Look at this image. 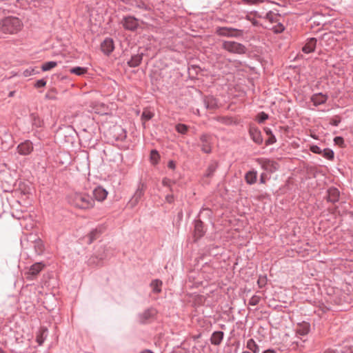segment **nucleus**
Returning <instances> with one entry per match:
<instances>
[{
	"label": "nucleus",
	"mask_w": 353,
	"mask_h": 353,
	"mask_svg": "<svg viewBox=\"0 0 353 353\" xmlns=\"http://www.w3.org/2000/svg\"><path fill=\"white\" fill-rule=\"evenodd\" d=\"M295 336L288 345L291 350L303 352L310 346L308 334L310 332V323L306 321L299 323L294 328Z\"/></svg>",
	"instance_id": "1"
},
{
	"label": "nucleus",
	"mask_w": 353,
	"mask_h": 353,
	"mask_svg": "<svg viewBox=\"0 0 353 353\" xmlns=\"http://www.w3.org/2000/svg\"><path fill=\"white\" fill-rule=\"evenodd\" d=\"M69 203L81 210H88L94 207V199L85 192H74L69 196Z\"/></svg>",
	"instance_id": "2"
},
{
	"label": "nucleus",
	"mask_w": 353,
	"mask_h": 353,
	"mask_svg": "<svg viewBox=\"0 0 353 353\" xmlns=\"http://www.w3.org/2000/svg\"><path fill=\"white\" fill-rule=\"evenodd\" d=\"M22 26L21 21L14 16L4 17L0 23V28L4 33H17L21 30Z\"/></svg>",
	"instance_id": "3"
},
{
	"label": "nucleus",
	"mask_w": 353,
	"mask_h": 353,
	"mask_svg": "<svg viewBox=\"0 0 353 353\" xmlns=\"http://www.w3.org/2000/svg\"><path fill=\"white\" fill-rule=\"evenodd\" d=\"M157 315V310L153 307H150L139 312L137 315V321L141 325L149 324L156 319Z\"/></svg>",
	"instance_id": "4"
},
{
	"label": "nucleus",
	"mask_w": 353,
	"mask_h": 353,
	"mask_svg": "<svg viewBox=\"0 0 353 353\" xmlns=\"http://www.w3.org/2000/svg\"><path fill=\"white\" fill-rule=\"evenodd\" d=\"M147 188V185L145 183L139 181L137 185V188L128 201L127 205L130 209L135 208L139 201L142 199L144 196L145 191Z\"/></svg>",
	"instance_id": "5"
},
{
	"label": "nucleus",
	"mask_w": 353,
	"mask_h": 353,
	"mask_svg": "<svg viewBox=\"0 0 353 353\" xmlns=\"http://www.w3.org/2000/svg\"><path fill=\"white\" fill-rule=\"evenodd\" d=\"M222 48L229 52L238 54H245L247 51V48L244 45L233 41H223Z\"/></svg>",
	"instance_id": "6"
},
{
	"label": "nucleus",
	"mask_w": 353,
	"mask_h": 353,
	"mask_svg": "<svg viewBox=\"0 0 353 353\" xmlns=\"http://www.w3.org/2000/svg\"><path fill=\"white\" fill-rule=\"evenodd\" d=\"M216 35L220 37L238 38L243 35V30L230 27H216L215 30Z\"/></svg>",
	"instance_id": "7"
},
{
	"label": "nucleus",
	"mask_w": 353,
	"mask_h": 353,
	"mask_svg": "<svg viewBox=\"0 0 353 353\" xmlns=\"http://www.w3.org/2000/svg\"><path fill=\"white\" fill-rule=\"evenodd\" d=\"M200 143L198 145L201 151L205 154L212 152V137L209 134H202L199 137Z\"/></svg>",
	"instance_id": "8"
},
{
	"label": "nucleus",
	"mask_w": 353,
	"mask_h": 353,
	"mask_svg": "<svg viewBox=\"0 0 353 353\" xmlns=\"http://www.w3.org/2000/svg\"><path fill=\"white\" fill-rule=\"evenodd\" d=\"M248 133L252 141L256 145H261L265 143L261 130L255 125H250Z\"/></svg>",
	"instance_id": "9"
},
{
	"label": "nucleus",
	"mask_w": 353,
	"mask_h": 353,
	"mask_svg": "<svg viewBox=\"0 0 353 353\" xmlns=\"http://www.w3.org/2000/svg\"><path fill=\"white\" fill-rule=\"evenodd\" d=\"M194 237L195 241H198L205 235L207 228L203 221L197 220L196 219L194 220Z\"/></svg>",
	"instance_id": "10"
},
{
	"label": "nucleus",
	"mask_w": 353,
	"mask_h": 353,
	"mask_svg": "<svg viewBox=\"0 0 353 353\" xmlns=\"http://www.w3.org/2000/svg\"><path fill=\"white\" fill-rule=\"evenodd\" d=\"M122 26L124 29L130 31H135L139 27L138 19L131 15L125 16L122 20Z\"/></svg>",
	"instance_id": "11"
},
{
	"label": "nucleus",
	"mask_w": 353,
	"mask_h": 353,
	"mask_svg": "<svg viewBox=\"0 0 353 353\" xmlns=\"http://www.w3.org/2000/svg\"><path fill=\"white\" fill-rule=\"evenodd\" d=\"M326 192L325 199L327 202L334 204L339 201L340 191L337 188L332 186L327 190Z\"/></svg>",
	"instance_id": "12"
},
{
	"label": "nucleus",
	"mask_w": 353,
	"mask_h": 353,
	"mask_svg": "<svg viewBox=\"0 0 353 353\" xmlns=\"http://www.w3.org/2000/svg\"><path fill=\"white\" fill-rule=\"evenodd\" d=\"M212 215L213 212L210 208H202L196 219L197 220L203 221L204 223L205 221H207L210 224H213Z\"/></svg>",
	"instance_id": "13"
},
{
	"label": "nucleus",
	"mask_w": 353,
	"mask_h": 353,
	"mask_svg": "<svg viewBox=\"0 0 353 353\" xmlns=\"http://www.w3.org/2000/svg\"><path fill=\"white\" fill-rule=\"evenodd\" d=\"M101 50L104 54L109 56L114 50L113 39L110 37H106L101 43Z\"/></svg>",
	"instance_id": "14"
},
{
	"label": "nucleus",
	"mask_w": 353,
	"mask_h": 353,
	"mask_svg": "<svg viewBox=\"0 0 353 353\" xmlns=\"http://www.w3.org/2000/svg\"><path fill=\"white\" fill-rule=\"evenodd\" d=\"M44 267L45 265L41 262L35 263L32 265L29 270L27 272V279L33 280Z\"/></svg>",
	"instance_id": "15"
},
{
	"label": "nucleus",
	"mask_w": 353,
	"mask_h": 353,
	"mask_svg": "<svg viewBox=\"0 0 353 353\" xmlns=\"http://www.w3.org/2000/svg\"><path fill=\"white\" fill-rule=\"evenodd\" d=\"M103 228L102 226H99L94 229H92L89 234H88L85 237V241L88 244H91L95 240L98 239L101 234L103 233Z\"/></svg>",
	"instance_id": "16"
},
{
	"label": "nucleus",
	"mask_w": 353,
	"mask_h": 353,
	"mask_svg": "<svg viewBox=\"0 0 353 353\" xmlns=\"http://www.w3.org/2000/svg\"><path fill=\"white\" fill-rule=\"evenodd\" d=\"M33 150L32 143L30 140H26L17 146V152L19 154L26 156L30 154Z\"/></svg>",
	"instance_id": "17"
},
{
	"label": "nucleus",
	"mask_w": 353,
	"mask_h": 353,
	"mask_svg": "<svg viewBox=\"0 0 353 353\" xmlns=\"http://www.w3.org/2000/svg\"><path fill=\"white\" fill-rule=\"evenodd\" d=\"M94 200L101 202L103 201L108 194V192L101 185L96 186L92 190Z\"/></svg>",
	"instance_id": "18"
},
{
	"label": "nucleus",
	"mask_w": 353,
	"mask_h": 353,
	"mask_svg": "<svg viewBox=\"0 0 353 353\" xmlns=\"http://www.w3.org/2000/svg\"><path fill=\"white\" fill-rule=\"evenodd\" d=\"M218 166H219L218 163L215 161H212L209 163V165L206 169V171L203 176V180L204 183H205L206 184L210 183V181H206L205 179L212 178L214 176V172L217 170Z\"/></svg>",
	"instance_id": "19"
},
{
	"label": "nucleus",
	"mask_w": 353,
	"mask_h": 353,
	"mask_svg": "<svg viewBox=\"0 0 353 353\" xmlns=\"http://www.w3.org/2000/svg\"><path fill=\"white\" fill-rule=\"evenodd\" d=\"M30 121L32 124V130L43 128L44 126L43 120L36 112H32L29 116Z\"/></svg>",
	"instance_id": "20"
},
{
	"label": "nucleus",
	"mask_w": 353,
	"mask_h": 353,
	"mask_svg": "<svg viewBox=\"0 0 353 353\" xmlns=\"http://www.w3.org/2000/svg\"><path fill=\"white\" fill-rule=\"evenodd\" d=\"M327 99L328 96L322 92L314 93L310 97V101L314 106L325 104Z\"/></svg>",
	"instance_id": "21"
},
{
	"label": "nucleus",
	"mask_w": 353,
	"mask_h": 353,
	"mask_svg": "<svg viewBox=\"0 0 353 353\" xmlns=\"http://www.w3.org/2000/svg\"><path fill=\"white\" fill-rule=\"evenodd\" d=\"M317 39L314 37L308 38L302 47V51L305 54L313 52L316 46Z\"/></svg>",
	"instance_id": "22"
},
{
	"label": "nucleus",
	"mask_w": 353,
	"mask_h": 353,
	"mask_svg": "<svg viewBox=\"0 0 353 353\" xmlns=\"http://www.w3.org/2000/svg\"><path fill=\"white\" fill-rule=\"evenodd\" d=\"M224 335L225 334L223 331H214L210 339L211 344L215 346L221 345L223 340Z\"/></svg>",
	"instance_id": "23"
},
{
	"label": "nucleus",
	"mask_w": 353,
	"mask_h": 353,
	"mask_svg": "<svg viewBox=\"0 0 353 353\" xmlns=\"http://www.w3.org/2000/svg\"><path fill=\"white\" fill-rule=\"evenodd\" d=\"M203 102L205 108L208 110H215L218 107L216 99L212 95L205 96Z\"/></svg>",
	"instance_id": "24"
},
{
	"label": "nucleus",
	"mask_w": 353,
	"mask_h": 353,
	"mask_svg": "<svg viewBox=\"0 0 353 353\" xmlns=\"http://www.w3.org/2000/svg\"><path fill=\"white\" fill-rule=\"evenodd\" d=\"M247 351L252 353H260L262 352V347L260 346L253 339H249L245 345Z\"/></svg>",
	"instance_id": "25"
},
{
	"label": "nucleus",
	"mask_w": 353,
	"mask_h": 353,
	"mask_svg": "<svg viewBox=\"0 0 353 353\" xmlns=\"http://www.w3.org/2000/svg\"><path fill=\"white\" fill-rule=\"evenodd\" d=\"M143 53H137L132 54L129 61H128L127 64L130 68H136L139 66L143 60Z\"/></svg>",
	"instance_id": "26"
},
{
	"label": "nucleus",
	"mask_w": 353,
	"mask_h": 353,
	"mask_svg": "<svg viewBox=\"0 0 353 353\" xmlns=\"http://www.w3.org/2000/svg\"><path fill=\"white\" fill-rule=\"evenodd\" d=\"M258 172L256 170L252 169L245 174V181L250 185H254L257 181Z\"/></svg>",
	"instance_id": "27"
},
{
	"label": "nucleus",
	"mask_w": 353,
	"mask_h": 353,
	"mask_svg": "<svg viewBox=\"0 0 353 353\" xmlns=\"http://www.w3.org/2000/svg\"><path fill=\"white\" fill-rule=\"evenodd\" d=\"M263 130L265 134L268 136V139L265 141V146H268L275 143L277 139L275 135L274 134L272 130L268 127H265Z\"/></svg>",
	"instance_id": "28"
},
{
	"label": "nucleus",
	"mask_w": 353,
	"mask_h": 353,
	"mask_svg": "<svg viewBox=\"0 0 353 353\" xmlns=\"http://www.w3.org/2000/svg\"><path fill=\"white\" fill-rule=\"evenodd\" d=\"M162 285V281L158 279H153L150 284V286L152 288V291L154 294H159L161 292Z\"/></svg>",
	"instance_id": "29"
},
{
	"label": "nucleus",
	"mask_w": 353,
	"mask_h": 353,
	"mask_svg": "<svg viewBox=\"0 0 353 353\" xmlns=\"http://www.w3.org/2000/svg\"><path fill=\"white\" fill-rule=\"evenodd\" d=\"M48 336V329L42 328L37 335L36 341L39 345H41Z\"/></svg>",
	"instance_id": "30"
},
{
	"label": "nucleus",
	"mask_w": 353,
	"mask_h": 353,
	"mask_svg": "<svg viewBox=\"0 0 353 353\" xmlns=\"http://www.w3.org/2000/svg\"><path fill=\"white\" fill-rule=\"evenodd\" d=\"M160 158L161 157L157 150L153 149L150 151V161L152 165H157L159 162Z\"/></svg>",
	"instance_id": "31"
},
{
	"label": "nucleus",
	"mask_w": 353,
	"mask_h": 353,
	"mask_svg": "<svg viewBox=\"0 0 353 353\" xmlns=\"http://www.w3.org/2000/svg\"><path fill=\"white\" fill-rule=\"evenodd\" d=\"M69 71L71 74H74L77 76H83L88 72V68L85 67L75 66L71 68Z\"/></svg>",
	"instance_id": "32"
},
{
	"label": "nucleus",
	"mask_w": 353,
	"mask_h": 353,
	"mask_svg": "<svg viewBox=\"0 0 353 353\" xmlns=\"http://www.w3.org/2000/svg\"><path fill=\"white\" fill-rule=\"evenodd\" d=\"M57 65V62L54 61H46L41 65V70L43 72L49 71Z\"/></svg>",
	"instance_id": "33"
},
{
	"label": "nucleus",
	"mask_w": 353,
	"mask_h": 353,
	"mask_svg": "<svg viewBox=\"0 0 353 353\" xmlns=\"http://www.w3.org/2000/svg\"><path fill=\"white\" fill-rule=\"evenodd\" d=\"M176 131L181 134H186L189 130V126L184 123H177L175 125Z\"/></svg>",
	"instance_id": "34"
},
{
	"label": "nucleus",
	"mask_w": 353,
	"mask_h": 353,
	"mask_svg": "<svg viewBox=\"0 0 353 353\" xmlns=\"http://www.w3.org/2000/svg\"><path fill=\"white\" fill-rule=\"evenodd\" d=\"M34 247L38 254H41L44 251V245L40 239L35 240Z\"/></svg>",
	"instance_id": "35"
},
{
	"label": "nucleus",
	"mask_w": 353,
	"mask_h": 353,
	"mask_svg": "<svg viewBox=\"0 0 353 353\" xmlns=\"http://www.w3.org/2000/svg\"><path fill=\"white\" fill-rule=\"evenodd\" d=\"M115 130L119 132V135L116 137V140L117 141H123L127 137L126 130L122 128L121 126H117L115 128Z\"/></svg>",
	"instance_id": "36"
},
{
	"label": "nucleus",
	"mask_w": 353,
	"mask_h": 353,
	"mask_svg": "<svg viewBox=\"0 0 353 353\" xmlns=\"http://www.w3.org/2000/svg\"><path fill=\"white\" fill-rule=\"evenodd\" d=\"M268 119L269 114L265 112H260L256 116V121L260 124L263 123Z\"/></svg>",
	"instance_id": "37"
},
{
	"label": "nucleus",
	"mask_w": 353,
	"mask_h": 353,
	"mask_svg": "<svg viewBox=\"0 0 353 353\" xmlns=\"http://www.w3.org/2000/svg\"><path fill=\"white\" fill-rule=\"evenodd\" d=\"M321 155L328 160H332L334 157V151L330 148L323 149Z\"/></svg>",
	"instance_id": "38"
},
{
	"label": "nucleus",
	"mask_w": 353,
	"mask_h": 353,
	"mask_svg": "<svg viewBox=\"0 0 353 353\" xmlns=\"http://www.w3.org/2000/svg\"><path fill=\"white\" fill-rule=\"evenodd\" d=\"M0 137L1 139H4L5 141H8L12 139V135L9 130L6 128L0 130Z\"/></svg>",
	"instance_id": "39"
},
{
	"label": "nucleus",
	"mask_w": 353,
	"mask_h": 353,
	"mask_svg": "<svg viewBox=\"0 0 353 353\" xmlns=\"http://www.w3.org/2000/svg\"><path fill=\"white\" fill-rule=\"evenodd\" d=\"M241 2L243 5L256 6L263 2V0H241Z\"/></svg>",
	"instance_id": "40"
},
{
	"label": "nucleus",
	"mask_w": 353,
	"mask_h": 353,
	"mask_svg": "<svg viewBox=\"0 0 353 353\" xmlns=\"http://www.w3.org/2000/svg\"><path fill=\"white\" fill-rule=\"evenodd\" d=\"M39 72L36 71L34 68H32V67H30L27 69H26L23 72V75L25 77H29L32 75H34L37 73H38Z\"/></svg>",
	"instance_id": "41"
},
{
	"label": "nucleus",
	"mask_w": 353,
	"mask_h": 353,
	"mask_svg": "<svg viewBox=\"0 0 353 353\" xmlns=\"http://www.w3.org/2000/svg\"><path fill=\"white\" fill-rule=\"evenodd\" d=\"M257 161L261 164V168L264 170H268V167L270 163V161L268 159H258Z\"/></svg>",
	"instance_id": "42"
},
{
	"label": "nucleus",
	"mask_w": 353,
	"mask_h": 353,
	"mask_svg": "<svg viewBox=\"0 0 353 353\" xmlns=\"http://www.w3.org/2000/svg\"><path fill=\"white\" fill-rule=\"evenodd\" d=\"M154 117V113L150 111H143L141 114V119L145 121L150 120Z\"/></svg>",
	"instance_id": "43"
},
{
	"label": "nucleus",
	"mask_w": 353,
	"mask_h": 353,
	"mask_svg": "<svg viewBox=\"0 0 353 353\" xmlns=\"http://www.w3.org/2000/svg\"><path fill=\"white\" fill-rule=\"evenodd\" d=\"M277 18L276 14H275L273 12L270 11L268 13H266L265 19L268 21H271L272 23L276 22V19Z\"/></svg>",
	"instance_id": "44"
},
{
	"label": "nucleus",
	"mask_w": 353,
	"mask_h": 353,
	"mask_svg": "<svg viewBox=\"0 0 353 353\" xmlns=\"http://www.w3.org/2000/svg\"><path fill=\"white\" fill-rule=\"evenodd\" d=\"M136 1V4H135L136 7H137L140 9L144 10H148L150 9L149 6L148 5H146L141 0H139V1Z\"/></svg>",
	"instance_id": "45"
},
{
	"label": "nucleus",
	"mask_w": 353,
	"mask_h": 353,
	"mask_svg": "<svg viewBox=\"0 0 353 353\" xmlns=\"http://www.w3.org/2000/svg\"><path fill=\"white\" fill-rule=\"evenodd\" d=\"M310 151L316 154H321L323 150L316 145H312L310 146Z\"/></svg>",
	"instance_id": "46"
},
{
	"label": "nucleus",
	"mask_w": 353,
	"mask_h": 353,
	"mask_svg": "<svg viewBox=\"0 0 353 353\" xmlns=\"http://www.w3.org/2000/svg\"><path fill=\"white\" fill-rule=\"evenodd\" d=\"M259 301H260V297L256 295H254L250 298V299L249 301V304L254 306V305H256L259 303Z\"/></svg>",
	"instance_id": "47"
},
{
	"label": "nucleus",
	"mask_w": 353,
	"mask_h": 353,
	"mask_svg": "<svg viewBox=\"0 0 353 353\" xmlns=\"http://www.w3.org/2000/svg\"><path fill=\"white\" fill-rule=\"evenodd\" d=\"M46 83H47V81L44 79H39L35 82L34 87L37 88H43L44 86H46Z\"/></svg>",
	"instance_id": "48"
},
{
	"label": "nucleus",
	"mask_w": 353,
	"mask_h": 353,
	"mask_svg": "<svg viewBox=\"0 0 353 353\" xmlns=\"http://www.w3.org/2000/svg\"><path fill=\"white\" fill-rule=\"evenodd\" d=\"M341 123V118L338 116L332 118L330 121V124L332 126H338L339 123Z\"/></svg>",
	"instance_id": "49"
},
{
	"label": "nucleus",
	"mask_w": 353,
	"mask_h": 353,
	"mask_svg": "<svg viewBox=\"0 0 353 353\" xmlns=\"http://www.w3.org/2000/svg\"><path fill=\"white\" fill-rule=\"evenodd\" d=\"M334 142L336 145H338L343 146L344 145V139L341 136L335 137L334 139Z\"/></svg>",
	"instance_id": "50"
},
{
	"label": "nucleus",
	"mask_w": 353,
	"mask_h": 353,
	"mask_svg": "<svg viewBox=\"0 0 353 353\" xmlns=\"http://www.w3.org/2000/svg\"><path fill=\"white\" fill-rule=\"evenodd\" d=\"M170 183H171L170 179H168L166 177L163 179V180H162V185L163 186H165V187H168L170 188V192H172L173 190H172V188L171 187Z\"/></svg>",
	"instance_id": "51"
},
{
	"label": "nucleus",
	"mask_w": 353,
	"mask_h": 353,
	"mask_svg": "<svg viewBox=\"0 0 353 353\" xmlns=\"http://www.w3.org/2000/svg\"><path fill=\"white\" fill-rule=\"evenodd\" d=\"M284 30H285V27L281 23H279L277 24V26L275 28H274V32L275 33H281V32H283Z\"/></svg>",
	"instance_id": "52"
},
{
	"label": "nucleus",
	"mask_w": 353,
	"mask_h": 353,
	"mask_svg": "<svg viewBox=\"0 0 353 353\" xmlns=\"http://www.w3.org/2000/svg\"><path fill=\"white\" fill-rule=\"evenodd\" d=\"M218 121L225 124H230L232 122V119L228 117H221L218 119Z\"/></svg>",
	"instance_id": "53"
},
{
	"label": "nucleus",
	"mask_w": 353,
	"mask_h": 353,
	"mask_svg": "<svg viewBox=\"0 0 353 353\" xmlns=\"http://www.w3.org/2000/svg\"><path fill=\"white\" fill-rule=\"evenodd\" d=\"M267 174L265 172H263L260 175L259 183L261 184H265L266 183Z\"/></svg>",
	"instance_id": "54"
},
{
	"label": "nucleus",
	"mask_w": 353,
	"mask_h": 353,
	"mask_svg": "<svg viewBox=\"0 0 353 353\" xmlns=\"http://www.w3.org/2000/svg\"><path fill=\"white\" fill-rule=\"evenodd\" d=\"M165 201L167 203L172 204L174 203V197L173 194H167L165 196Z\"/></svg>",
	"instance_id": "55"
},
{
	"label": "nucleus",
	"mask_w": 353,
	"mask_h": 353,
	"mask_svg": "<svg viewBox=\"0 0 353 353\" xmlns=\"http://www.w3.org/2000/svg\"><path fill=\"white\" fill-rule=\"evenodd\" d=\"M168 168L174 170L176 168L175 161L173 160H170L168 163Z\"/></svg>",
	"instance_id": "56"
},
{
	"label": "nucleus",
	"mask_w": 353,
	"mask_h": 353,
	"mask_svg": "<svg viewBox=\"0 0 353 353\" xmlns=\"http://www.w3.org/2000/svg\"><path fill=\"white\" fill-rule=\"evenodd\" d=\"M261 353H278V352L275 349L268 348V349L262 350Z\"/></svg>",
	"instance_id": "57"
},
{
	"label": "nucleus",
	"mask_w": 353,
	"mask_h": 353,
	"mask_svg": "<svg viewBox=\"0 0 353 353\" xmlns=\"http://www.w3.org/2000/svg\"><path fill=\"white\" fill-rule=\"evenodd\" d=\"M324 353H339L336 349L328 348L324 351Z\"/></svg>",
	"instance_id": "58"
},
{
	"label": "nucleus",
	"mask_w": 353,
	"mask_h": 353,
	"mask_svg": "<svg viewBox=\"0 0 353 353\" xmlns=\"http://www.w3.org/2000/svg\"><path fill=\"white\" fill-rule=\"evenodd\" d=\"M140 353H154L151 350L145 349L140 352Z\"/></svg>",
	"instance_id": "59"
},
{
	"label": "nucleus",
	"mask_w": 353,
	"mask_h": 353,
	"mask_svg": "<svg viewBox=\"0 0 353 353\" xmlns=\"http://www.w3.org/2000/svg\"><path fill=\"white\" fill-rule=\"evenodd\" d=\"M14 94V91H11L9 92L8 94V97H13Z\"/></svg>",
	"instance_id": "60"
},
{
	"label": "nucleus",
	"mask_w": 353,
	"mask_h": 353,
	"mask_svg": "<svg viewBox=\"0 0 353 353\" xmlns=\"http://www.w3.org/2000/svg\"><path fill=\"white\" fill-rule=\"evenodd\" d=\"M122 1L123 3H125V4H130V0H122Z\"/></svg>",
	"instance_id": "61"
},
{
	"label": "nucleus",
	"mask_w": 353,
	"mask_h": 353,
	"mask_svg": "<svg viewBox=\"0 0 353 353\" xmlns=\"http://www.w3.org/2000/svg\"><path fill=\"white\" fill-rule=\"evenodd\" d=\"M94 257H92V258L90 259V260H89V263H92V262H94Z\"/></svg>",
	"instance_id": "62"
},
{
	"label": "nucleus",
	"mask_w": 353,
	"mask_h": 353,
	"mask_svg": "<svg viewBox=\"0 0 353 353\" xmlns=\"http://www.w3.org/2000/svg\"><path fill=\"white\" fill-rule=\"evenodd\" d=\"M252 24H253L254 26H257L258 22H257L256 20H254V21H252Z\"/></svg>",
	"instance_id": "63"
},
{
	"label": "nucleus",
	"mask_w": 353,
	"mask_h": 353,
	"mask_svg": "<svg viewBox=\"0 0 353 353\" xmlns=\"http://www.w3.org/2000/svg\"><path fill=\"white\" fill-rule=\"evenodd\" d=\"M241 353H252V352H250V351L245 350V351H243Z\"/></svg>",
	"instance_id": "64"
}]
</instances>
